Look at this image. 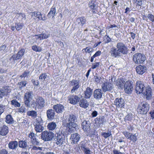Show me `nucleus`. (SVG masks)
Returning a JSON list of instances; mask_svg holds the SVG:
<instances>
[{
  "mask_svg": "<svg viewBox=\"0 0 154 154\" xmlns=\"http://www.w3.org/2000/svg\"><path fill=\"white\" fill-rule=\"evenodd\" d=\"M116 47H113L110 50L109 53L111 57L114 58L122 56V54H126L128 53L127 48L122 42H118Z\"/></svg>",
  "mask_w": 154,
  "mask_h": 154,
  "instance_id": "nucleus-1",
  "label": "nucleus"
},
{
  "mask_svg": "<svg viewBox=\"0 0 154 154\" xmlns=\"http://www.w3.org/2000/svg\"><path fill=\"white\" fill-rule=\"evenodd\" d=\"M76 120V116L73 114H70L67 116L66 131L68 134L74 132L78 128L77 125L75 123Z\"/></svg>",
  "mask_w": 154,
  "mask_h": 154,
  "instance_id": "nucleus-2",
  "label": "nucleus"
},
{
  "mask_svg": "<svg viewBox=\"0 0 154 154\" xmlns=\"http://www.w3.org/2000/svg\"><path fill=\"white\" fill-rule=\"evenodd\" d=\"M33 94L32 91L26 92L24 94V103L28 107H34L35 104V101L32 100Z\"/></svg>",
  "mask_w": 154,
  "mask_h": 154,
  "instance_id": "nucleus-3",
  "label": "nucleus"
},
{
  "mask_svg": "<svg viewBox=\"0 0 154 154\" xmlns=\"http://www.w3.org/2000/svg\"><path fill=\"white\" fill-rule=\"evenodd\" d=\"M149 104L146 102H142L139 103L137 109L139 113L142 114H146L149 109Z\"/></svg>",
  "mask_w": 154,
  "mask_h": 154,
  "instance_id": "nucleus-4",
  "label": "nucleus"
},
{
  "mask_svg": "<svg viewBox=\"0 0 154 154\" xmlns=\"http://www.w3.org/2000/svg\"><path fill=\"white\" fill-rule=\"evenodd\" d=\"M54 134L52 132L45 131L42 132L41 138L44 141H48L52 140L54 137Z\"/></svg>",
  "mask_w": 154,
  "mask_h": 154,
  "instance_id": "nucleus-5",
  "label": "nucleus"
},
{
  "mask_svg": "<svg viewBox=\"0 0 154 154\" xmlns=\"http://www.w3.org/2000/svg\"><path fill=\"white\" fill-rule=\"evenodd\" d=\"M69 85L70 87H72L71 93H73L78 91L81 86V84L79 80L72 79L69 82Z\"/></svg>",
  "mask_w": 154,
  "mask_h": 154,
  "instance_id": "nucleus-6",
  "label": "nucleus"
},
{
  "mask_svg": "<svg viewBox=\"0 0 154 154\" xmlns=\"http://www.w3.org/2000/svg\"><path fill=\"white\" fill-rule=\"evenodd\" d=\"M133 60L135 63L139 64L143 62L145 60V57L141 53L135 54L133 56Z\"/></svg>",
  "mask_w": 154,
  "mask_h": 154,
  "instance_id": "nucleus-7",
  "label": "nucleus"
},
{
  "mask_svg": "<svg viewBox=\"0 0 154 154\" xmlns=\"http://www.w3.org/2000/svg\"><path fill=\"white\" fill-rule=\"evenodd\" d=\"M65 137L63 134H57L54 139V142L59 146L62 145L65 142Z\"/></svg>",
  "mask_w": 154,
  "mask_h": 154,
  "instance_id": "nucleus-8",
  "label": "nucleus"
},
{
  "mask_svg": "<svg viewBox=\"0 0 154 154\" xmlns=\"http://www.w3.org/2000/svg\"><path fill=\"white\" fill-rule=\"evenodd\" d=\"M145 86L143 83L140 81H137L135 87V90L137 94H140L144 90Z\"/></svg>",
  "mask_w": 154,
  "mask_h": 154,
  "instance_id": "nucleus-9",
  "label": "nucleus"
},
{
  "mask_svg": "<svg viewBox=\"0 0 154 154\" xmlns=\"http://www.w3.org/2000/svg\"><path fill=\"white\" fill-rule=\"evenodd\" d=\"M124 88L125 93L127 94L131 93L133 89L132 83L129 81H127L125 82Z\"/></svg>",
  "mask_w": 154,
  "mask_h": 154,
  "instance_id": "nucleus-10",
  "label": "nucleus"
},
{
  "mask_svg": "<svg viewBox=\"0 0 154 154\" xmlns=\"http://www.w3.org/2000/svg\"><path fill=\"white\" fill-rule=\"evenodd\" d=\"M113 84L109 82L104 83L102 86V89L103 91L106 92L107 91H111L113 89Z\"/></svg>",
  "mask_w": 154,
  "mask_h": 154,
  "instance_id": "nucleus-11",
  "label": "nucleus"
},
{
  "mask_svg": "<svg viewBox=\"0 0 154 154\" xmlns=\"http://www.w3.org/2000/svg\"><path fill=\"white\" fill-rule=\"evenodd\" d=\"M91 123V121L90 120H85L82 122V125L84 131L88 132L90 131Z\"/></svg>",
  "mask_w": 154,
  "mask_h": 154,
  "instance_id": "nucleus-12",
  "label": "nucleus"
},
{
  "mask_svg": "<svg viewBox=\"0 0 154 154\" xmlns=\"http://www.w3.org/2000/svg\"><path fill=\"white\" fill-rule=\"evenodd\" d=\"M103 94V91L101 89H96L94 91L93 96L96 100H99L102 98Z\"/></svg>",
  "mask_w": 154,
  "mask_h": 154,
  "instance_id": "nucleus-13",
  "label": "nucleus"
},
{
  "mask_svg": "<svg viewBox=\"0 0 154 154\" xmlns=\"http://www.w3.org/2000/svg\"><path fill=\"white\" fill-rule=\"evenodd\" d=\"M80 100V98L76 95H72L68 97L69 103L73 105L77 104Z\"/></svg>",
  "mask_w": 154,
  "mask_h": 154,
  "instance_id": "nucleus-14",
  "label": "nucleus"
},
{
  "mask_svg": "<svg viewBox=\"0 0 154 154\" xmlns=\"http://www.w3.org/2000/svg\"><path fill=\"white\" fill-rule=\"evenodd\" d=\"M89 6L91 9L92 12L94 14H96L98 12L97 9L98 8L97 2L95 0H91L89 3Z\"/></svg>",
  "mask_w": 154,
  "mask_h": 154,
  "instance_id": "nucleus-15",
  "label": "nucleus"
},
{
  "mask_svg": "<svg viewBox=\"0 0 154 154\" xmlns=\"http://www.w3.org/2000/svg\"><path fill=\"white\" fill-rule=\"evenodd\" d=\"M95 123L99 127L102 126L106 122V119L103 116H99L96 118L95 119Z\"/></svg>",
  "mask_w": 154,
  "mask_h": 154,
  "instance_id": "nucleus-16",
  "label": "nucleus"
},
{
  "mask_svg": "<svg viewBox=\"0 0 154 154\" xmlns=\"http://www.w3.org/2000/svg\"><path fill=\"white\" fill-rule=\"evenodd\" d=\"M114 103L117 108H122L125 105L124 100L122 98H116L114 100Z\"/></svg>",
  "mask_w": 154,
  "mask_h": 154,
  "instance_id": "nucleus-17",
  "label": "nucleus"
},
{
  "mask_svg": "<svg viewBox=\"0 0 154 154\" xmlns=\"http://www.w3.org/2000/svg\"><path fill=\"white\" fill-rule=\"evenodd\" d=\"M151 91V88L148 86L145 88L142 93L146 96V98L147 99H149L152 96Z\"/></svg>",
  "mask_w": 154,
  "mask_h": 154,
  "instance_id": "nucleus-18",
  "label": "nucleus"
},
{
  "mask_svg": "<svg viewBox=\"0 0 154 154\" xmlns=\"http://www.w3.org/2000/svg\"><path fill=\"white\" fill-rule=\"evenodd\" d=\"M80 138V135L77 133H74L71 135L70 139L71 140L72 143L76 144L78 142Z\"/></svg>",
  "mask_w": 154,
  "mask_h": 154,
  "instance_id": "nucleus-19",
  "label": "nucleus"
},
{
  "mask_svg": "<svg viewBox=\"0 0 154 154\" xmlns=\"http://www.w3.org/2000/svg\"><path fill=\"white\" fill-rule=\"evenodd\" d=\"M25 51L24 49H22L18 52L17 55H13L11 58H13L14 60H19L23 56Z\"/></svg>",
  "mask_w": 154,
  "mask_h": 154,
  "instance_id": "nucleus-20",
  "label": "nucleus"
},
{
  "mask_svg": "<svg viewBox=\"0 0 154 154\" xmlns=\"http://www.w3.org/2000/svg\"><path fill=\"white\" fill-rule=\"evenodd\" d=\"M125 81L123 78H119L116 81V85L119 89H123L124 87Z\"/></svg>",
  "mask_w": 154,
  "mask_h": 154,
  "instance_id": "nucleus-21",
  "label": "nucleus"
},
{
  "mask_svg": "<svg viewBox=\"0 0 154 154\" xmlns=\"http://www.w3.org/2000/svg\"><path fill=\"white\" fill-rule=\"evenodd\" d=\"M136 69L137 73L139 74L142 75L146 71V68L144 65L142 66L140 65L136 67Z\"/></svg>",
  "mask_w": 154,
  "mask_h": 154,
  "instance_id": "nucleus-22",
  "label": "nucleus"
},
{
  "mask_svg": "<svg viewBox=\"0 0 154 154\" xmlns=\"http://www.w3.org/2000/svg\"><path fill=\"white\" fill-rule=\"evenodd\" d=\"M53 109L57 113H61L64 111V106L61 104H57L54 105L53 106Z\"/></svg>",
  "mask_w": 154,
  "mask_h": 154,
  "instance_id": "nucleus-23",
  "label": "nucleus"
},
{
  "mask_svg": "<svg viewBox=\"0 0 154 154\" xmlns=\"http://www.w3.org/2000/svg\"><path fill=\"white\" fill-rule=\"evenodd\" d=\"M46 114L48 119L51 120L54 119L55 112L54 110L51 109L48 110L47 111Z\"/></svg>",
  "mask_w": 154,
  "mask_h": 154,
  "instance_id": "nucleus-24",
  "label": "nucleus"
},
{
  "mask_svg": "<svg viewBox=\"0 0 154 154\" xmlns=\"http://www.w3.org/2000/svg\"><path fill=\"white\" fill-rule=\"evenodd\" d=\"M36 102L39 109H41L44 107L45 105V100L42 97H38L36 100Z\"/></svg>",
  "mask_w": 154,
  "mask_h": 154,
  "instance_id": "nucleus-25",
  "label": "nucleus"
},
{
  "mask_svg": "<svg viewBox=\"0 0 154 154\" xmlns=\"http://www.w3.org/2000/svg\"><path fill=\"white\" fill-rule=\"evenodd\" d=\"M85 97L86 98H89L93 94V89L90 87H87L84 91Z\"/></svg>",
  "mask_w": 154,
  "mask_h": 154,
  "instance_id": "nucleus-26",
  "label": "nucleus"
},
{
  "mask_svg": "<svg viewBox=\"0 0 154 154\" xmlns=\"http://www.w3.org/2000/svg\"><path fill=\"white\" fill-rule=\"evenodd\" d=\"M8 132V128L6 125H3L0 127V135L2 136H5Z\"/></svg>",
  "mask_w": 154,
  "mask_h": 154,
  "instance_id": "nucleus-27",
  "label": "nucleus"
},
{
  "mask_svg": "<svg viewBox=\"0 0 154 154\" xmlns=\"http://www.w3.org/2000/svg\"><path fill=\"white\" fill-rule=\"evenodd\" d=\"M79 148L82 150L85 154H91V150L86 146L82 143H81L79 146Z\"/></svg>",
  "mask_w": 154,
  "mask_h": 154,
  "instance_id": "nucleus-28",
  "label": "nucleus"
},
{
  "mask_svg": "<svg viewBox=\"0 0 154 154\" xmlns=\"http://www.w3.org/2000/svg\"><path fill=\"white\" fill-rule=\"evenodd\" d=\"M86 21V19L84 17H81L77 18L76 22L79 26H82L85 23Z\"/></svg>",
  "mask_w": 154,
  "mask_h": 154,
  "instance_id": "nucleus-29",
  "label": "nucleus"
},
{
  "mask_svg": "<svg viewBox=\"0 0 154 154\" xmlns=\"http://www.w3.org/2000/svg\"><path fill=\"white\" fill-rule=\"evenodd\" d=\"M10 87L7 86L5 87L4 89H0V99L2 98L3 96L5 95V93H9L10 92Z\"/></svg>",
  "mask_w": 154,
  "mask_h": 154,
  "instance_id": "nucleus-30",
  "label": "nucleus"
},
{
  "mask_svg": "<svg viewBox=\"0 0 154 154\" xmlns=\"http://www.w3.org/2000/svg\"><path fill=\"white\" fill-rule=\"evenodd\" d=\"M35 129L37 132H41L44 130V127L38 122H36L35 125Z\"/></svg>",
  "mask_w": 154,
  "mask_h": 154,
  "instance_id": "nucleus-31",
  "label": "nucleus"
},
{
  "mask_svg": "<svg viewBox=\"0 0 154 154\" xmlns=\"http://www.w3.org/2000/svg\"><path fill=\"white\" fill-rule=\"evenodd\" d=\"M80 100L79 105L81 107L85 108L88 106L89 104L86 99H82Z\"/></svg>",
  "mask_w": 154,
  "mask_h": 154,
  "instance_id": "nucleus-32",
  "label": "nucleus"
},
{
  "mask_svg": "<svg viewBox=\"0 0 154 154\" xmlns=\"http://www.w3.org/2000/svg\"><path fill=\"white\" fill-rule=\"evenodd\" d=\"M56 12V9L55 7L53 6L51 8L50 11L47 15V16L49 18H50L51 17H53L55 16V13Z\"/></svg>",
  "mask_w": 154,
  "mask_h": 154,
  "instance_id": "nucleus-33",
  "label": "nucleus"
},
{
  "mask_svg": "<svg viewBox=\"0 0 154 154\" xmlns=\"http://www.w3.org/2000/svg\"><path fill=\"white\" fill-rule=\"evenodd\" d=\"M16 17L20 21H23L26 20V17L25 14L23 13H19L16 14Z\"/></svg>",
  "mask_w": 154,
  "mask_h": 154,
  "instance_id": "nucleus-34",
  "label": "nucleus"
},
{
  "mask_svg": "<svg viewBox=\"0 0 154 154\" xmlns=\"http://www.w3.org/2000/svg\"><path fill=\"white\" fill-rule=\"evenodd\" d=\"M57 126L56 123L54 122H52L48 124L47 125L48 129L49 130L53 131L54 130Z\"/></svg>",
  "mask_w": 154,
  "mask_h": 154,
  "instance_id": "nucleus-35",
  "label": "nucleus"
},
{
  "mask_svg": "<svg viewBox=\"0 0 154 154\" xmlns=\"http://www.w3.org/2000/svg\"><path fill=\"white\" fill-rule=\"evenodd\" d=\"M19 146L20 147L23 148H26L28 146L27 141L26 140L24 141L20 140L19 142Z\"/></svg>",
  "mask_w": 154,
  "mask_h": 154,
  "instance_id": "nucleus-36",
  "label": "nucleus"
},
{
  "mask_svg": "<svg viewBox=\"0 0 154 154\" xmlns=\"http://www.w3.org/2000/svg\"><path fill=\"white\" fill-rule=\"evenodd\" d=\"M36 17L40 20H46V17L44 16L43 17H42V14L40 12H36Z\"/></svg>",
  "mask_w": 154,
  "mask_h": 154,
  "instance_id": "nucleus-37",
  "label": "nucleus"
},
{
  "mask_svg": "<svg viewBox=\"0 0 154 154\" xmlns=\"http://www.w3.org/2000/svg\"><path fill=\"white\" fill-rule=\"evenodd\" d=\"M18 142L16 141L10 142V149H14L16 148L18 146Z\"/></svg>",
  "mask_w": 154,
  "mask_h": 154,
  "instance_id": "nucleus-38",
  "label": "nucleus"
},
{
  "mask_svg": "<svg viewBox=\"0 0 154 154\" xmlns=\"http://www.w3.org/2000/svg\"><path fill=\"white\" fill-rule=\"evenodd\" d=\"M27 115L32 117H35L37 116V112L35 111L32 110L28 111L27 113Z\"/></svg>",
  "mask_w": 154,
  "mask_h": 154,
  "instance_id": "nucleus-39",
  "label": "nucleus"
},
{
  "mask_svg": "<svg viewBox=\"0 0 154 154\" xmlns=\"http://www.w3.org/2000/svg\"><path fill=\"white\" fill-rule=\"evenodd\" d=\"M32 49L36 52H41L42 51V48L40 46L36 45H33L32 47Z\"/></svg>",
  "mask_w": 154,
  "mask_h": 154,
  "instance_id": "nucleus-40",
  "label": "nucleus"
},
{
  "mask_svg": "<svg viewBox=\"0 0 154 154\" xmlns=\"http://www.w3.org/2000/svg\"><path fill=\"white\" fill-rule=\"evenodd\" d=\"M137 136L136 134H131L130 135L129 137L128 138V139L130 140H131L133 141V142H135L137 140Z\"/></svg>",
  "mask_w": 154,
  "mask_h": 154,
  "instance_id": "nucleus-41",
  "label": "nucleus"
},
{
  "mask_svg": "<svg viewBox=\"0 0 154 154\" xmlns=\"http://www.w3.org/2000/svg\"><path fill=\"white\" fill-rule=\"evenodd\" d=\"M101 79V78L100 76L97 73H96L95 75L94 76V82H95L97 83H99L100 82V80Z\"/></svg>",
  "mask_w": 154,
  "mask_h": 154,
  "instance_id": "nucleus-42",
  "label": "nucleus"
},
{
  "mask_svg": "<svg viewBox=\"0 0 154 154\" xmlns=\"http://www.w3.org/2000/svg\"><path fill=\"white\" fill-rule=\"evenodd\" d=\"M112 135L111 132L108 131L107 132H103L102 133V135L105 138H106L111 136Z\"/></svg>",
  "mask_w": 154,
  "mask_h": 154,
  "instance_id": "nucleus-43",
  "label": "nucleus"
},
{
  "mask_svg": "<svg viewBox=\"0 0 154 154\" xmlns=\"http://www.w3.org/2000/svg\"><path fill=\"white\" fill-rule=\"evenodd\" d=\"M40 35L41 40L48 38L50 35V34H47L45 33H42L41 34H40Z\"/></svg>",
  "mask_w": 154,
  "mask_h": 154,
  "instance_id": "nucleus-44",
  "label": "nucleus"
},
{
  "mask_svg": "<svg viewBox=\"0 0 154 154\" xmlns=\"http://www.w3.org/2000/svg\"><path fill=\"white\" fill-rule=\"evenodd\" d=\"M11 104L15 107H19L20 106V104L15 100H13L11 101Z\"/></svg>",
  "mask_w": 154,
  "mask_h": 154,
  "instance_id": "nucleus-45",
  "label": "nucleus"
},
{
  "mask_svg": "<svg viewBox=\"0 0 154 154\" xmlns=\"http://www.w3.org/2000/svg\"><path fill=\"white\" fill-rule=\"evenodd\" d=\"M26 84V82L22 81L18 83V88L20 89L25 86Z\"/></svg>",
  "mask_w": 154,
  "mask_h": 154,
  "instance_id": "nucleus-46",
  "label": "nucleus"
},
{
  "mask_svg": "<svg viewBox=\"0 0 154 154\" xmlns=\"http://www.w3.org/2000/svg\"><path fill=\"white\" fill-rule=\"evenodd\" d=\"M47 76L46 73H42L39 76V79L41 81H44L47 78Z\"/></svg>",
  "mask_w": 154,
  "mask_h": 154,
  "instance_id": "nucleus-47",
  "label": "nucleus"
},
{
  "mask_svg": "<svg viewBox=\"0 0 154 154\" xmlns=\"http://www.w3.org/2000/svg\"><path fill=\"white\" fill-rule=\"evenodd\" d=\"M30 74V72L29 71H25L23 74L21 75L20 77L21 78H25V77L29 75Z\"/></svg>",
  "mask_w": 154,
  "mask_h": 154,
  "instance_id": "nucleus-48",
  "label": "nucleus"
},
{
  "mask_svg": "<svg viewBox=\"0 0 154 154\" xmlns=\"http://www.w3.org/2000/svg\"><path fill=\"white\" fill-rule=\"evenodd\" d=\"M31 141L32 144L34 145H37L39 143V142L35 137L31 140Z\"/></svg>",
  "mask_w": 154,
  "mask_h": 154,
  "instance_id": "nucleus-49",
  "label": "nucleus"
},
{
  "mask_svg": "<svg viewBox=\"0 0 154 154\" xmlns=\"http://www.w3.org/2000/svg\"><path fill=\"white\" fill-rule=\"evenodd\" d=\"M85 50V51L86 53H90V52H92L93 51V49L92 48L90 47H87L85 49H83L82 50Z\"/></svg>",
  "mask_w": 154,
  "mask_h": 154,
  "instance_id": "nucleus-50",
  "label": "nucleus"
},
{
  "mask_svg": "<svg viewBox=\"0 0 154 154\" xmlns=\"http://www.w3.org/2000/svg\"><path fill=\"white\" fill-rule=\"evenodd\" d=\"M147 17L150 21L154 22V15L152 14H148L147 15Z\"/></svg>",
  "mask_w": 154,
  "mask_h": 154,
  "instance_id": "nucleus-51",
  "label": "nucleus"
},
{
  "mask_svg": "<svg viewBox=\"0 0 154 154\" xmlns=\"http://www.w3.org/2000/svg\"><path fill=\"white\" fill-rule=\"evenodd\" d=\"M23 26V24L19 23L15 26V28L17 30H19L22 28Z\"/></svg>",
  "mask_w": 154,
  "mask_h": 154,
  "instance_id": "nucleus-52",
  "label": "nucleus"
},
{
  "mask_svg": "<svg viewBox=\"0 0 154 154\" xmlns=\"http://www.w3.org/2000/svg\"><path fill=\"white\" fill-rule=\"evenodd\" d=\"M26 110V109L24 106H22L21 107L18 109H17V111L20 112H25Z\"/></svg>",
  "mask_w": 154,
  "mask_h": 154,
  "instance_id": "nucleus-53",
  "label": "nucleus"
},
{
  "mask_svg": "<svg viewBox=\"0 0 154 154\" xmlns=\"http://www.w3.org/2000/svg\"><path fill=\"white\" fill-rule=\"evenodd\" d=\"M100 63H93L92 65L91 68L94 69L96 68L97 67L99 66Z\"/></svg>",
  "mask_w": 154,
  "mask_h": 154,
  "instance_id": "nucleus-54",
  "label": "nucleus"
},
{
  "mask_svg": "<svg viewBox=\"0 0 154 154\" xmlns=\"http://www.w3.org/2000/svg\"><path fill=\"white\" fill-rule=\"evenodd\" d=\"M29 137L30 138L31 140L35 137V135L33 132H30L29 134Z\"/></svg>",
  "mask_w": 154,
  "mask_h": 154,
  "instance_id": "nucleus-55",
  "label": "nucleus"
},
{
  "mask_svg": "<svg viewBox=\"0 0 154 154\" xmlns=\"http://www.w3.org/2000/svg\"><path fill=\"white\" fill-rule=\"evenodd\" d=\"M32 81L33 84L34 85L38 86L39 84V82L38 80H32Z\"/></svg>",
  "mask_w": 154,
  "mask_h": 154,
  "instance_id": "nucleus-56",
  "label": "nucleus"
},
{
  "mask_svg": "<svg viewBox=\"0 0 154 154\" xmlns=\"http://www.w3.org/2000/svg\"><path fill=\"white\" fill-rule=\"evenodd\" d=\"M123 133L126 137H128H128H129L130 135L131 134L126 131H124Z\"/></svg>",
  "mask_w": 154,
  "mask_h": 154,
  "instance_id": "nucleus-57",
  "label": "nucleus"
},
{
  "mask_svg": "<svg viewBox=\"0 0 154 154\" xmlns=\"http://www.w3.org/2000/svg\"><path fill=\"white\" fill-rule=\"evenodd\" d=\"M5 108L4 106L0 105V115L3 112Z\"/></svg>",
  "mask_w": 154,
  "mask_h": 154,
  "instance_id": "nucleus-58",
  "label": "nucleus"
},
{
  "mask_svg": "<svg viewBox=\"0 0 154 154\" xmlns=\"http://www.w3.org/2000/svg\"><path fill=\"white\" fill-rule=\"evenodd\" d=\"M135 2L138 5L140 6H141L142 4L141 0H136Z\"/></svg>",
  "mask_w": 154,
  "mask_h": 154,
  "instance_id": "nucleus-59",
  "label": "nucleus"
},
{
  "mask_svg": "<svg viewBox=\"0 0 154 154\" xmlns=\"http://www.w3.org/2000/svg\"><path fill=\"white\" fill-rule=\"evenodd\" d=\"M97 112L96 111H93L91 113V115L92 117H96L97 115Z\"/></svg>",
  "mask_w": 154,
  "mask_h": 154,
  "instance_id": "nucleus-60",
  "label": "nucleus"
},
{
  "mask_svg": "<svg viewBox=\"0 0 154 154\" xmlns=\"http://www.w3.org/2000/svg\"><path fill=\"white\" fill-rule=\"evenodd\" d=\"M6 122L8 124L10 123V115H8L6 117Z\"/></svg>",
  "mask_w": 154,
  "mask_h": 154,
  "instance_id": "nucleus-61",
  "label": "nucleus"
},
{
  "mask_svg": "<svg viewBox=\"0 0 154 154\" xmlns=\"http://www.w3.org/2000/svg\"><path fill=\"white\" fill-rule=\"evenodd\" d=\"M101 54V52L100 51H97L93 56L95 57H96L100 55Z\"/></svg>",
  "mask_w": 154,
  "mask_h": 154,
  "instance_id": "nucleus-62",
  "label": "nucleus"
},
{
  "mask_svg": "<svg viewBox=\"0 0 154 154\" xmlns=\"http://www.w3.org/2000/svg\"><path fill=\"white\" fill-rule=\"evenodd\" d=\"M113 152L114 154H124V153L120 152L118 150L116 149L113 150Z\"/></svg>",
  "mask_w": 154,
  "mask_h": 154,
  "instance_id": "nucleus-63",
  "label": "nucleus"
},
{
  "mask_svg": "<svg viewBox=\"0 0 154 154\" xmlns=\"http://www.w3.org/2000/svg\"><path fill=\"white\" fill-rule=\"evenodd\" d=\"M0 154H8V152L5 149H2L0 151Z\"/></svg>",
  "mask_w": 154,
  "mask_h": 154,
  "instance_id": "nucleus-64",
  "label": "nucleus"
}]
</instances>
